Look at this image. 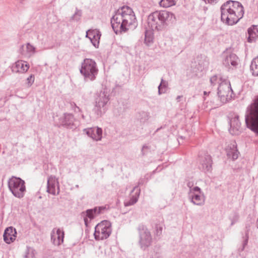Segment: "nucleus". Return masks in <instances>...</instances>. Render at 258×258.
Here are the masks:
<instances>
[{"label":"nucleus","mask_w":258,"mask_h":258,"mask_svg":"<svg viewBox=\"0 0 258 258\" xmlns=\"http://www.w3.org/2000/svg\"><path fill=\"white\" fill-rule=\"evenodd\" d=\"M112 28L116 34L126 32L132 26L137 25L136 18L133 10L123 6L117 10L111 19Z\"/></svg>","instance_id":"nucleus-1"},{"label":"nucleus","mask_w":258,"mask_h":258,"mask_svg":"<svg viewBox=\"0 0 258 258\" xmlns=\"http://www.w3.org/2000/svg\"><path fill=\"white\" fill-rule=\"evenodd\" d=\"M221 21L228 25L236 24L243 16L244 8L238 2L228 1L220 8Z\"/></svg>","instance_id":"nucleus-2"},{"label":"nucleus","mask_w":258,"mask_h":258,"mask_svg":"<svg viewBox=\"0 0 258 258\" xmlns=\"http://www.w3.org/2000/svg\"><path fill=\"white\" fill-rule=\"evenodd\" d=\"M174 19V15L170 12L157 11L148 16L147 21L148 26L153 31H161L172 23Z\"/></svg>","instance_id":"nucleus-3"},{"label":"nucleus","mask_w":258,"mask_h":258,"mask_svg":"<svg viewBox=\"0 0 258 258\" xmlns=\"http://www.w3.org/2000/svg\"><path fill=\"white\" fill-rule=\"evenodd\" d=\"M245 122L249 129L258 135V95L246 108Z\"/></svg>","instance_id":"nucleus-4"},{"label":"nucleus","mask_w":258,"mask_h":258,"mask_svg":"<svg viewBox=\"0 0 258 258\" xmlns=\"http://www.w3.org/2000/svg\"><path fill=\"white\" fill-rule=\"evenodd\" d=\"M80 73L86 80L94 81L98 73V69L95 60L90 58L84 59L82 63Z\"/></svg>","instance_id":"nucleus-5"},{"label":"nucleus","mask_w":258,"mask_h":258,"mask_svg":"<svg viewBox=\"0 0 258 258\" xmlns=\"http://www.w3.org/2000/svg\"><path fill=\"white\" fill-rule=\"evenodd\" d=\"M8 187L13 195L21 199L24 196L26 191L25 181L20 177L12 176L8 180Z\"/></svg>","instance_id":"nucleus-6"},{"label":"nucleus","mask_w":258,"mask_h":258,"mask_svg":"<svg viewBox=\"0 0 258 258\" xmlns=\"http://www.w3.org/2000/svg\"><path fill=\"white\" fill-rule=\"evenodd\" d=\"M138 231L139 246L142 250H145L152 244L153 238L151 233L144 225H140L138 227Z\"/></svg>","instance_id":"nucleus-7"},{"label":"nucleus","mask_w":258,"mask_h":258,"mask_svg":"<svg viewBox=\"0 0 258 258\" xmlns=\"http://www.w3.org/2000/svg\"><path fill=\"white\" fill-rule=\"evenodd\" d=\"M217 94L222 103H225L231 100L233 92L229 81L224 79L223 81L220 83L218 88Z\"/></svg>","instance_id":"nucleus-8"},{"label":"nucleus","mask_w":258,"mask_h":258,"mask_svg":"<svg viewBox=\"0 0 258 258\" xmlns=\"http://www.w3.org/2000/svg\"><path fill=\"white\" fill-rule=\"evenodd\" d=\"M111 232L110 223L107 220H104L96 226L94 235L96 240H103L108 238Z\"/></svg>","instance_id":"nucleus-9"},{"label":"nucleus","mask_w":258,"mask_h":258,"mask_svg":"<svg viewBox=\"0 0 258 258\" xmlns=\"http://www.w3.org/2000/svg\"><path fill=\"white\" fill-rule=\"evenodd\" d=\"M109 101V96L105 91L97 94L94 111L98 116H101L106 111V105Z\"/></svg>","instance_id":"nucleus-10"},{"label":"nucleus","mask_w":258,"mask_h":258,"mask_svg":"<svg viewBox=\"0 0 258 258\" xmlns=\"http://www.w3.org/2000/svg\"><path fill=\"white\" fill-rule=\"evenodd\" d=\"M188 198L190 201L194 205L202 206L205 203V197L201 189L198 186H195L189 190Z\"/></svg>","instance_id":"nucleus-11"},{"label":"nucleus","mask_w":258,"mask_h":258,"mask_svg":"<svg viewBox=\"0 0 258 258\" xmlns=\"http://www.w3.org/2000/svg\"><path fill=\"white\" fill-rule=\"evenodd\" d=\"M223 63L226 67H236L239 62L238 56L234 53L228 50L225 51L222 53Z\"/></svg>","instance_id":"nucleus-12"},{"label":"nucleus","mask_w":258,"mask_h":258,"mask_svg":"<svg viewBox=\"0 0 258 258\" xmlns=\"http://www.w3.org/2000/svg\"><path fill=\"white\" fill-rule=\"evenodd\" d=\"M200 168L205 172H210L212 170L213 161L211 156L205 154L204 156H200Z\"/></svg>","instance_id":"nucleus-13"},{"label":"nucleus","mask_w":258,"mask_h":258,"mask_svg":"<svg viewBox=\"0 0 258 258\" xmlns=\"http://www.w3.org/2000/svg\"><path fill=\"white\" fill-rule=\"evenodd\" d=\"M59 124L60 125L68 128H72L74 126L75 118L71 113H65L59 118Z\"/></svg>","instance_id":"nucleus-14"},{"label":"nucleus","mask_w":258,"mask_h":258,"mask_svg":"<svg viewBox=\"0 0 258 258\" xmlns=\"http://www.w3.org/2000/svg\"><path fill=\"white\" fill-rule=\"evenodd\" d=\"M56 187H57V194H58L59 192V187L57 179L54 176L51 175L49 176L47 179V191L50 194L55 195Z\"/></svg>","instance_id":"nucleus-15"},{"label":"nucleus","mask_w":258,"mask_h":258,"mask_svg":"<svg viewBox=\"0 0 258 258\" xmlns=\"http://www.w3.org/2000/svg\"><path fill=\"white\" fill-rule=\"evenodd\" d=\"M101 36V32L98 30L94 29L88 30L86 37L89 38L94 46L98 48Z\"/></svg>","instance_id":"nucleus-16"},{"label":"nucleus","mask_w":258,"mask_h":258,"mask_svg":"<svg viewBox=\"0 0 258 258\" xmlns=\"http://www.w3.org/2000/svg\"><path fill=\"white\" fill-rule=\"evenodd\" d=\"M29 69V64L25 61L18 60L16 61L12 67V71L13 73H26Z\"/></svg>","instance_id":"nucleus-17"},{"label":"nucleus","mask_w":258,"mask_h":258,"mask_svg":"<svg viewBox=\"0 0 258 258\" xmlns=\"http://www.w3.org/2000/svg\"><path fill=\"white\" fill-rule=\"evenodd\" d=\"M16 234V230L13 227L7 228L3 235L4 241L8 244H10L15 240Z\"/></svg>","instance_id":"nucleus-18"},{"label":"nucleus","mask_w":258,"mask_h":258,"mask_svg":"<svg viewBox=\"0 0 258 258\" xmlns=\"http://www.w3.org/2000/svg\"><path fill=\"white\" fill-rule=\"evenodd\" d=\"M227 156L228 158L234 160L238 158L239 152L237 149V145L235 142H232L229 144L226 149Z\"/></svg>","instance_id":"nucleus-19"},{"label":"nucleus","mask_w":258,"mask_h":258,"mask_svg":"<svg viewBox=\"0 0 258 258\" xmlns=\"http://www.w3.org/2000/svg\"><path fill=\"white\" fill-rule=\"evenodd\" d=\"M230 127L229 132L233 135H237L239 134L241 130V123L239 120L238 116L233 118L230 122Z\"/></svg>","instance_id":"nucleus-20"},{"label":"nucleus","mask_w":258,"mask_h":258,"mask_svg":"<svg viewBox=\"0 0 258 258\" xmlns=\"http://www.w3.org/2000/svg\"><path fill=\"white\" fill-rule=\"evenodd\" d=\"M64 232L59 228L56 230V234L54 233V230H52L51 234V239L55 245H59L63 242Z\"/></svg>","instance_id":"nucleus-21"},{"label":"nucleus","mask_w":258,"mask_h":258,"mask_svg":"<svg viewBox=\"0 0 258 258\" xmlns=\"http://www.w3.org/2000/svg\"><path fill=\"white\" fill-rule=\"evenodd\" d=\"M95 210H96L94 208L88 209L81 213V215L84 218V223L86 226H88L89 223L88 219H89L90 221H91L98 216L97 213H96Z\"/></svg>","instance_id":"nucleus-22"},{"label":"nucleus","mask_w":258,"mask_h":258,"mask_svg":"<svg viewBox=\"0 0 258 258\" xmlns=\"http://www.w3.org/2000/svg\"><path fill=\"white\" fill-rule=\"evenodd\" d=\"M248 36L247 37V41L251 43L258 38V25H253L247 30Z\"/></svg>","instance_id":"nucleus-23"},{"label":"nucleus","mask_w":258,"mask_h":258,"mask_svg":"<svg viewBox=\"0 0 258 258\" xmlns=\"http://www.w3.org/2000/svg\"><path fill=\"white\" fill-rule=\"evenodd\" d=\"M250 69L253 76H258V57L252 59Z\"/></svg>","instance_id":"nucleus-24"},{"label":"nucleus","mask_w":258,"mask_h":258,"mask_svg":"<svg viewBox=\"0 0 258 258\" xmlns=\"http://www.w3.org/2000/svg\"><path fill=\"white\" fill-rule=\"evenodd\" d=\"M168 82L163 79L161 80V83L158 86V94L161 95L165 93L167 90Z\"/></svg>","instance_id":"nucleus-25"},{"label":"nucleus","mask_w":258,"mask_h":258,"mask_svg":"<svg viewBox=\"0 0 258 258\" xmlns=\"http://www.w3.org/2000/svg\"><path fill=\"white\" fill-rule=\"evenodd\" d=\"M102 130L101 128L97 127H95L94 132L92 134V139L95 141H100L102 139Z\"/></svg>","instance_id":"nucleus-26"},{"label":"nucleus","mask_w":258,"mask_h":258,"mask_svg":"<svg viewBox=\"0 0 258 258\" xmlns=\"http://www.w3.org/2000/svg\"><path fill=\"white\" fill-rule=\"evenodd\" d=\"M150 118V113L148 112L142 111L139 113L138 118L142 123H146Z\"/></svg>","instance_id":"nucleus-27"},{"label":"nucleus","mask_w":258,"mask_h":258,"mask_svg":"<svg viewBox=\"0 0 258 258\" xmlns=\"http://www.w3.org/2000/svg\"><path fill=\"white\" fill-rule=\"evenodd\" d=\"M177 1V0H161L159 4L164 8H168L174 6Z\"/></svg>","instance_id":"nucleus-28"},{"label":"nucleus","mask_w":258,"mask_h":258,"mask_svg":"<svg viewBox=\"0 0 258 258\" xmlns=\"http://www.w3.org/2000/svg\"><path fill=\"white\" fill-rule=\"evenodd\" d=\"M153 34L151 31H146L145 34V42L149 45L153 41Z\"/></svg>","instance_id":"nucleus-29"},{"label":"nucleus","mask_w":258,"mask_h":258,"mask_svg":"<svg viewBox=\"0 0 258 258\" xmlns=\"http://www.w3.org/2000/svg\"><path fill=\"white\" fill-rule=\"evenodd\" d=\"M239 219V215L237 213L233 212L229 217V219L231 221L230 226H232L237 223Z\"/></svg>","instance_id":"nucleus-30"},{"label":"nucleus","mask_w":258,"mask_h":258,"mask_svg":"<svg viewBox=\"0 0 258 258\" xmlns=\"http://www.w3.org/2000/svg\"><path fill=\"white\" fill-rule=\"evenodd\" d=\"M140 191L138 193L137 196H133L131 199L128 201H125L124 203L125 207L130 206L133 205L137 203L138 200V196L139 195Z\"/></svg>","instance_id":"nucleus-31"},{"label":"nucleus","mask_w":258,"mask_h":258,"mask_svg":"<svg viewBox=\"0 0 258 258\" xmlns=\"http://www.w3.org/2000/svg\"><path fill=\"white\" fill-rule=\"evenodd\" d=\"M94 209L96 210L95 212L97 215H99L103 214L105 211L108 210L109 206L105 205L104 206L95 207Z\"/></svg>","instance_id":"nucleus-32"},{"label":"nucleus","mask_w":258,"mask_h":258,"mask_svg":"<svg viewBox=\"0 0 258 258\" xmlns=\"http://www.w3.org/2000/svg\"><path fill=\"white\" fill-rule=\"evenodd\" d=\"M223 80H223L220 76L215 75L211 78L210 82L212 85L214 86L217 83L220 84V83L223 81Z\"/></svg>","instance_id":"nucleus-33"},{"label":"nucleus","mask_w":258,"mask_h":258,"mask_svg":"<svg viewBox=\"0 0 258 258\" xmlns=\"http://www.w3.org/2000/svg\"><path fill=\"white\" fill-rule=\"evenodd\" d=\"M34 250L30 247H27V249L25 251L24 258H34Z\"/></svg>","instance_id":"nucleus-34"},{"label":"nucleus","mask_w":258,"mask_h":258,"mask_svg":"<svg viewBox=\"0 0 258 258\" xmlns=\"http://www.w3.org/2000/svg\"><path fill=\"white\" fill-rule=\"evenodd\" d=\"M82 11L76 8V12L75 14L72 16L71 19L72 20L78 21L80 20L81 17L82 16Z\"/></svg>","instance_id":"nucleus-35"},{"label":"nucleus","mask_w":258,"mask_h":258,"mask_svg":"<svg viewBox=\"0 0 258 258\" xmlns=\"http://www.w3.org/2000/svg\"><path fill=\"white\" fill-rule=\"evenodd\" d=\"M27 51L30 55H33L35 52V48L33 45L28 43L26 45Z\"/></svg>","instance_id":"nucleus-36"},{"label":"nucleus","mask_w":258,"mask_h":258,"mask_svg":"<svg viewBox=\"0 0 258 258\" xmlns=\"http://www.w3.org/2000/svg\"><path fill=\"white\" fill-rule=\"evenodd\" d=\"M95 127L89 128L88 129H84V132L86 133V134L90 138H92V134H93V132H94Z\"/></svg>","instance_id":"nucleus-37"},{"label":"nucleus","mask_w":258,"mask_h":258,"mask_svg":"<svg viewBox=\"0 0 258 258\" xmlns=\"http://www.w3.org/2000/svg\"><path fill=\"white\" fill-rule=\"evenodd\" d=\"M244 240L242 243V250H243L245 246L247 244L248 240V233L246 232L245 233V236L243 237Z\"/></svg>","instance_id":"nucleus-38"},{"label":"nucleus","mask_w":258,"mask_h":258,"mask_svg":"<svg viewBox=\"0 0 258 258\" xmlns=\"http://www.w3.org/2000/svg\"><path fill=\"white\" fill-rule=\"evenodd\" d=\"M27 84L28 86H31L34 82V75L31 74L27 79Z\"/></svg>","instance_id":"nucleus-39"},{"label":"nucleus","mask_w":258,"mask_h":258,"mask_svg":"<svg viewBox=\"0 0 258 258\" xmlns=\"http://www.w3.org/2000/svg\"><path fill=\"white\" fill-rule=\"evenodd\" d=\"M162 231V227L161 226H156V234L158 236H160L161 235Z\"/></svg>","instance_id":"nucleus-40"},{"label":"nucleus","mask_w":258,"mask_h":258,"mask_svg":"<svg viewBox=\"0 0 258 258\" xmlns=\"http://www.w3.org/2000/svg\"><path fill=\"white\" fill-rule=\"evenodd\" d=\"M206 4H215L218 2L219 0H203Z\"/></svg>","instance_id":"nucleus-41"},{"label":"nucleus","mask_w":258,"mask_h":258,"mask_svg":"<svg viewBox=\"0 0 258 258\" xmlns=\"http://www.w3.org/2000/svg\"><path fill=\"white\" fill-rule=\"evenodd\" d=\"M193 185H194V183L191 182H188L187 183V186L189 188V190L193 188V187H192Z\"/></svg>","instance_id":"nucleus-42"},{"label":"nucleus","mask_w":258,"mask_h":258,"mask_svg":"<svg viewBox=\"0 0 258 258\" xmlns=\"http://www.w3.org/2000/svg\"><path fill=\"white\" fill-rule=\"evenodd\" d=\"M74 111L77 113L81 111V109L78 106H76V109H74Z\"/></svg>","instance_id":"nucleus-43"},{"label":"nucleus","mask_w":258,"mask_h":258,"mask_svg":"<svg viewBox=\"0 0 258 258\" xmlns=\"http://www.w3.org/2000/svg\"><path fill=\"white\" fill-rule=\"evenodd\" d=\"M71 108H72V109L74 110V109H76V106H77L74 102H72V103H71Z\"/></svg>","instance_id":"nucleus-44"},{"label":"nucleus","mask_w":258,"mask_h":258,"mask_svg":"<svg viewBox=\"0 0 258 258\" xmlns=\"http://www.w3.org/2000/svg\"><path fill=\"white\" fill-rule=\"evenodd\" d=\"M182 95H179V96H177L176 98V100L177 102H180V99L181 98H182Z\"/></svg>","instance_id":"nucleus-45"},{"label":"nucleus","mask_w":258,"mask_h":258,"mask_svg":"<svg viewBox=\"0 0 258 258\" xmlns=\"http://www.w3.org/2000/svg\"><path fill=\"white\" fill-rule=\"evenodd\" d=\"M147 148H148V146H146V145H144V146H143L142 150V154H143V155H144V152H143V150H144V149H147Z\"/></svg>","instance_id":"nucleus-46"},{"label":"nucleus","mask_w":258,"mask_h":258,"mask_svg":"<svg viewBox=\"0 0 258 258\" xmlns=\"http://www.w3.org/2000/svg\"><path fill=\"white\" fill-rule=\"evenodd\" d=\"M210 93V92H207V91H204V95H208V94H209Z\"/></svg>","instance_id":"nucleus-47"},{"label":"nucleus","mask_w":258,"mask_h":258,"mask_svg":"<svg viewBox=\"0 0 258 258\" xmlns=\"http://www.w3.org/2000/svg\"><path fill=\"white\" fill-rule=\"evenodd\" d=\"M114 114H115L116 116H118V115H120V114H119V113H117L116 112V110H114Z\"/></svg>","instance_id":"nucleus-48"},{"label":"nucleus","mask_w":258,"mask_h":258,"mask_svg":"<svg viewBox=\"0 0 258 258\" xmlns=\"http://www.w3.org/2000/svg\"><path fill=\"white\" fill-rule=\"evenodd\" d=\"M81 117H82V118L83 119H85V116L84 115V114H81Z\"/></svg>","instance_id":"nucleus-49"},{"label":"nucleus","mask_w":258,"mask_h":258,"mask_svg":"<svg viewBox=\"0 0 258 258\" xmlns=\"http://www.w3.org/2000/svg\"><path fill=\"white\" fill-rule=\"evenodd\" d=\"M20 1V2L21 3H23L24 2H25L26 0H19Z\"/></svg>","instance_id":"nucleus-50"},{"label":"nucleus","mask_w":258,"mask_h":258,"mask_svg":"<svg viewBox=\"0 0 258 258\" xmlns=\"http://www.w3.org/2000/svg\"><path fill=\"white\" fill-rule=\"evenodd\" d=\"M137 188H138L137 186H135L134 189H133V190L132 191V192H133L134 190H135Z\"/></svg>","instance_id":"nucleus-51"},{"label":"nucleus","mask_w":258,"mask_h":258,"mask_svg":"<svg viewBox=\"0 0 258 258\" xmlns=\"http://www.w3.org/2000/svg\"><path fill=\"white\" fill-rule=\"evenodd\" d=\"M256 223H257V228H258V218H257V222H256Z\"/></svg>","instance_id":"nucleus-52"},{"label":"nucleus","mask_w":258,"mask_h":258,"mask_svg":"<svg viewBox=\"0 0 258 258\" xmlns=\"http://www.w3.org/2000/svg\"><path fill=\"white\" fill-rule=\"evenodd\" d=\"M76 187L77 188H78V187H79V185H76Z\"/></svg>","instance_id":"nucleus-53"}]
</instances>
